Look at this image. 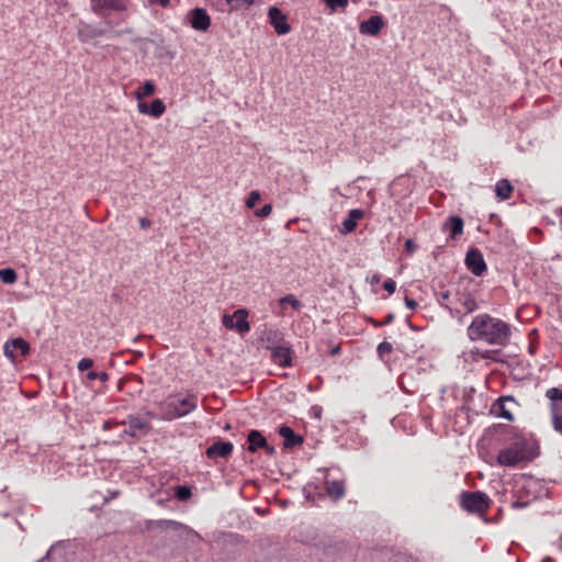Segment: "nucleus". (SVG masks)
<instances>
[{"label": "nucleus", "instance_id": "f257e3e1", "mask_svg": "<svg viewBox=\"0 0 562 562\" xmlns=\"http://www.w3.org/2000/svg\"><path fill=\"white\" fill-rule=\"evenodd\" d=\"M468 336L473 341H484L488 345L505 347L510 339V325L488 314H479L468 327Z\"/></svg>", "mask_w": 562, "mask_h": 562}, {"label": "nucleus", "instance_id": "f03ea898", "mask_svg": "<svg viewBox=\"0 0 562 562\" xmlns=\"http://www.w3.org/2000/svg\"><path fill=\"white\" fill-rule=\"evenodd\" d=\"M536 456L535 443L525 436H517L513 442L502 449L496 458L497 464L513 468L524 461H529Z\"/></svg>", "mask_w": 562, "mask_h": 562}, {"label": "nucleus", "instance_id": "7ed1b4c3", "mask_svg": "<svg viewBox=\"0 0 562 562\" xmlns=\"http://www.w3.org/2000/svg\"><path fill=\"white\" fill-rule=\"evenodd\" d=\"M198 407V397L194 394H181L170 395L162 403L161 408L164 411V417L168 420L183 417Z\"/></svg>", "mask_w": 562, "mask_h": 562}, {"label": "nucleus", "instance_id": "20e7f679", "mask_svg": "<svg viewBox=\"0 0 562 562\" xmlns=\"http://www.w3.org/2000/svg\"><path fill=\"white\" fill-rule=\"evenodd\" d=\"M154 414H132L126 417V419L121 422V425L127 426L123 430V435L130 437H142L147 435L151 429V420L154 419Z\"/></svg>", "mask_w": 562, "mask_h": 562}, {"label": "nucleus", "instance_id": "39448f33", "mask_svg": "<svg viewBox=\"0 0 562 562\" xmlns=\"http://www.w3.org/2000/svg\"><path fill=\"white\" fill-rule=\"evenodd\" d=\"M461 507L469 513L484 514L490 507V499L485 493L480 491L463 492Z\"/></svg>", "mask_w": 562, "mask_h": 562}, {"label": "nucleus", "instance_id": "423d86ee", "mask_svg": "<svg viewBox=\"0 0 562 562\" xmlns=\"http://www.w3.org/2000/svg\"><path fill=\"white\" fill-rule=\"evenodd\" d=\"M127 4V0H90L92 12L101 18H106L110 12L125 11Z\"/></svg>", "mask_w": 562, "mask_h": 562}, {"label": "nucleus", "instance_id": "0eeeda50", "mask_svg": "<svg viewBox=\"0 0 562 562\" xmlns=\"http://www.w3.org/2000/svg\"><path fill=\"white\" fill-rule=\"evenodd\" d=\"M3 352L8 359L15 362L19 357H25L30 352V344L23 338H13L4 344Z\"/></svg>", "mask_w": 562, "mask_h": 562}, {"label": "nucleus", "instance_id": "6e6552de", "mask_svg": "<svg viewBox=\"0 0 562 562\" xmlns=\"http://www.w3.org/2000/svg\"><path fill=\"white\" fill-rule=\"evenodd\" d=\"M465 265L467 268L476 277L482 276L486 270V263L483 255L476 248H472L468 251L465 256Z\"/></svg>", "mask_w": 562, "mask_h": 562}, {"label": "nucleus", "instance_id": "1a4fd4ad", "mask_svg": "<svg viewBox=\"0 0 562 562\" xmlns=\"http://www.w3.org/2000/svg\"><path fill=\"white\" fill-rule=\"evenodd\" d=\"M268 16L276 33L283 35L290 32L291 27L286 22V16L277 7H271L269 9Z\"/></svg>", "mask_w": 562, "mask_h": 562}, {"label": "nucleus", "instance_id": "9d476101", "mask_svg": "<svg viewBox=\"0 0 562 562\" xmlns=\"http://www.w3.org/2000/svg\"><path fill=\"white\" fill-rule=\"evenodd\" d=\"M190 24L196 31H206L211 25V18L202 8H195L190 12Z\"/></svg>", "mask_w": 562, "mask_h": 562}, {"label": "nucleus", "instance_id": "9b49d317", "mask_svg": "<svg viewBox=\"0 0 562 562\" xmlns=\"http://www.w3.org/2000/svg\"><path fill=\"white\" fill-rule=\"evenodd\" d=\"M384 26V20L381 15H372L368 20L363 21L359 25V32L361 34L375 36Z\"/></svg>", "mask_w": 562, "mask_h": 562}, {"label": "nucleus", "instance_id": "f8f14e48", "mask_svg": "<svg viewBox=\"0 0 562 562\" xmlns=\"http://www.w3.org/2000/svg\"><path fill=\"white\" fill-rule=\"evenodd\" d=\"M234 446L229 441L218 440L211 445L205 453L209 459L227 458L233 452Z\"/></svg>", "mask_w": 562, "mask_h": 562}, {"label": "nucleus", "instance_id": "ddd939ff", "mask_svg": "<svg viewBox=\"0 0 562 562\" xmlns=\"http://www.w3.org/2000/svg\"><path fill=\"white\" fill-rule=\"evenodd\" d=\"M271 359L276 364L289 367L292 363V350L288 346L271 347Z\"/></svg>", "mask_w": 562, "mask_h": 562}, {"label": "nucleus", "instance_id": "4468645a", "mask_svg": "<svg viewBox=\"0 0 562 562\" xmlns=\"http://www.w3.org/2000/svg\"><path fill=\"white\" fill-rule=\"evenodd\" d=\"M137 110L142 114H146L151 117L158 119L165 113L166 105L162 102V100L155 99L154 101H151L150 104H147L145 102H139L137 104Z\"/></svg>", "mask_w": 562, "mask_h": 562}, {"label": "nucleus", "instance_id": "2eb2a0df", "mask_svg": "<svg viewBox=\"0 0 562 562\" xmlns=\"http://www.w3.org/2000/svg\"><path fill=\"white\" fill-rule=\"evenodd\" d=\"M66 554V543L64 541H57L52 544L47 550L46 554L37 562H64Z\"/></svg>", "mask_w": 562, "mask_h": 562}, {"label": "nucleus", "instance_id": "dca6fc26", "mask_svg": "<svg viewBox=\"0 0 562 562\" xmlns=\"http://www.w3.org/2000/svg\"><path fill=\"white\" fill-rule=\"evenodd\" d=\"M248 450L256 452L259 448H265L269 453H273L274 449L268 446L267 439L262 436L259 430H251L248 434Z\"/></svg>", "mask_w": 562, "mask_h": 562}, {"label": "nucleus", "instance_id": "f3484780", "mask_svg": "<svg viewBox=\"0 0 562 562\" xmlns=\"http://www.w3.org/2000/svg\"><path fill=\"white\" fill-rule=\"evenodd\" d=\"M363 211L360 209L350 210L347 217L341 223L340 233L349 234L357 227V222L363 217Z\"/></svg>", "mask_w": 562, "mask_h": 562}, {"label": "nucleus", "instance_id": "a211bd4d", "mask_svg": "<svg viewBox=\"0 0 562 562\" xmlns=\"http://www.w3.org/2000/svg\"><path fill=\"white\" fill-rule=\"evenodd\" d=\"M279 435L284 439V446L286 448H292L303 442V438L296 435L289 426H281L279 428Z\"/></svg>", "mask_w": 562, "mask_h": 562}, {"label": "nucleus", "instance_id": "6ab92c4d", "mask_svg": "<svg viewBox=\"0 0 562 562\" xmlns=\"http://www.w3.org/2000/svg\"><path fill=\"white\" fill-rule=\"evenodd\" d=\"M234 317L236 318V322H234L235 329L238 333L245 334V333H248L250 330V324L247 321L248 312L246 310L239 308V310L235 311L234 312Z\"/></svg>", "mask_w": 562, "mask_h": 562}, {"label": "nucleus", "instance_id": "aec40b11", "mask_svg": "<svg viewBox=\"0 0 562 562\" xmlns=\"http://www.w3.org/2000/svg\"><path fill=\"white\" fill-rule=\"evenodd\" d=\"M463 220L460 216H450L445 223V228L450 232V237L456 239L463 232Z\"/></svg>", "mask_w": 562, "mask_h": 562}, {"label": "nucleus", "instance_id": "412c9836", "mask_svg": "<svg viewBox=\"0 0 562 562\" xmlns=\"http://www.w3.org/2000/svg\"><path fill=\"white\" fill-rule=\"evenodd\" d=\"M326 492L334 499H340L345 496L344 482L339 480L326 481Z\"/></svg>", "mask_w": 562, "mask_h": 562}, {"label": "nucleus", "instance_id": "4be33fe9", "mask_svg": "<svg viewBox=\"0 0 562 562\" xmlns=\"http://www.w3.org/2000/svg\"><path fill=\"white\" fill-rule=\"evenodd\" d=\"M513 192V186L506 179H502L495 184V193L499 200H507Z\"/></svg>", "mask_w": 562, "mask_h": 562}, {"label": "nucleus", "instance_id": "5701e85b", "mask_svg": "<svg viewBox=\"0 0 562 562\" xmlns=\"http://www.w3.org/2000/svg\"><path fill=\"white\" fill-rule=\"evenodd\" d=\"M156 90V87L155 85L153 83V81L150 80H147L143 83V86H140L136 91H135V98L137 100H142L143 98L145 97H148L150 94H153Z\"/></svg>", "mask_w": 562, "mask_h": 562}, {"label": "nucleus", "instance_id": "b1692460", "mask_svg": "<svg viewBox=\"0 0 562 562\" xmlns=\"http://www.w3.org/2000/svg\"><path fill=\"white\" fill-rule=\"evenodd\" d=\"M16 272L12 268L0 269V280L4 284H12L16 281Z\"/></svg>", "mask_w": 562, "mask_h": 562}, {"label": "nucleus", "instance_id": "393cba45", "mask_svg": "<svg viewBox=\"0 0 562 562\" xmlns=\"http://www.w3.org/2000/svg\"><path fill=\"white\" fill-rule=\"evenodd\" d=\"M460 304L462 305L464 313H472L477 308V304L474 297H472L470 294L460 299Z\"/></svg>", "mask_w": 562, "mask_h": 562}, {"label": "nucleus", "instance_id": "a878e982", "mask_svg": "<svg viewBox=\"0 0 562 562\" xmlns=\"http://www.w3.org/2000/svg\"><path fill=\"white\" fill-rule=\"evenodd\" d=\"M506 402H514L513 398L510 397H507V398H499L498 400V416L507 419V420H513V414L505 407V403Z\"/></svg>", "mask_w": 562, "mask_h": 562}, {"label": "nucleus", "instance_id": "bb28decb", "mask_svg": "<svg viewBox=\"0 0 562 562\" xmlns=\"http://www.w3.org/2000/svg\"><path fill=\"white\" fill-rule=\"evenodd\" d=\"M279 304L282 306L284 304L291 305L293 310H300L302 303L292 294H288L279 300Z\"/></svg>", "mask_w": 562, "mask_h": 562}, {"label": "nucleus", "instance_id": "cd10ccee", "mask_svg": "<svg viewBox=\"0 0 562 562\" xmlns=\"http://www.w3.org/2000/svg\"><path fill=\"white\" fill-rule=\"evenodd\" d=\"M546 396L550 400V402H561L562 401V390L559 387H551L547 390Z\"/></svg>", "mask_w": 562, "mask_h": 562}, {"label": "nucleus", "instance_id": "c85d7f7f", "mask_svg": "<svg viewBox=\"0 0 562 562\" xmlns=\"http://www.w3.org/2000/svg\"><path fill=\"white\" fill-rule=\"evenodd\" d=\"M191 495H192V493H191L190 487L184 486V485L177 486V488H176V496L180 501H187L188 498L191 497Z\"/></svg>", "mask_w": 562, "mask_h": 562}, {"label": "nucleus", "instance_id": "c756f323", "mask_svg": "<svg viewBox=\"0 0 562 562\" xmlns=\"http://www.w3.org/2000/svg\"><path fill=\"white\" fill-rule=\"evenodd\" d=\"M326 5L335 11L337 9H345L348 5V0H324Z\"/></svg>", "mask_w": 562, "mask_h": 562}, {"label": "nucleus", "instance_id": "7c9ffc66", "mask_svg": "<svg viewBox=\"0 0 562 562\" xmlns=\"http://www.w3.org/2000/svg\"><path fill=\"white\" fill-rule=\"evenodd\" d=\"M260 198H261V195H260L259 191H257V190L251 191L246 200V206L248 209L255 207L256 204L258 203V201L260 200Z\"/></svg>", "mask_w": 562, "mask_h": 562}, {"label": "nucleus", "instance_id": "2f4dec72", "mask_svg": "<svg viewBox=\"0 0 562 562\" xmlns=\"http://www.w3.org/2000/svg\"><path fill=\"white\" fill-rule=\"evenodd\" d=\"M87 379L90 381L100 380L102 382H106L109 380V374L106 372L89 371L87 373Z\"/></svg>", "mask_w": 562, "mask_h": 562}, {"label": "nucleus", "instance_id": "473e14b6", "mask_svg": "<svg viewBox=\"0 0 562 562\" xmlns=\"http://www.w3.org/2000/svg\"><path fill=\"white\" fill-rule=\"evenodd\" d=\"M449 299H450V292L449 291H442V292L438 293V296H437L438 303L441 306H443V307H446V308H448V310H450L452 312V308L448 305Z\"/></svg>", "mask_w": 562, "mask_h": 562}, {"label": "nucleus", "instance_id": "72a5a7b5", "mask_svg": "<svg viewBox=\"0 0 562 562\" xmlns=\"http://www.w3.org/2000/svg\"><path fill=\"white\" fill-rule=\"evenodd\" d=\"M232 9H240L244 7H249L254 3V0H226Z\"/></svg>", "mask_w": 562, "mask_h": 562}, {"label": "nucleus", "instance_id": "f704fd0d", "mask_svg": "<svg viewBox=\"0 0 562 562\" xmlns=\"http://www.w3.org/2000/svg\"><path fill=\"white\" fill-rule=\"evenodd\" d=\"M393 350V347L390 342L387 341H382L378 345V348H376V351L379 353L380 357L384 356V355H387V353H391Z\"/></svg>", "mask_w": 562, "mask_h": 562}, {"label": "nucleus", "instance_id": "c9c22d12", "mask_svg": "<svg viewBox=\"0 0 562 562\" xmlns=\"http://www.w3.org/2000/svg\"><path fill=\"white\" fill-rule=\"evenodd\" d=\"M550 411L552 416V422L555 420V418L562 417L561 415V405L559 402H550Z\"/></svg>", "mask_w": 562, "mask_h": 562}, {"label": "nucleus", "instance_id": "e433bc0d", "mask_svg": "<svg viewBox=\"0 0 562 562\" xmlns=\"http://www.w3.org/2000/svg\"><path fill=\"white\" fill-rule=\"evenodd\" d=\"M272 212L271 204H265L262 207L255 211V215L258 217H268Z\"/></svg>", "mask_w": 562, "mask_h": 562}, {"label": "nucleus", "instance_id": "4c0bfd02", "mask_svg": "<svg viewBox=\"0 0 562 562\" xmlns=\"http://www.w3.org/2000/svg\"><path fill=\"white\" fill-rule=\"evenodd\" d=\"M92 366H93V360L92 359H90V358H82L78 362V370L83 372V371L90 369Z\"/></svg>", "mask_w": 562, "mask_h": 562}, {"label": "nucleus", "instance_id": "58836bf2", "mask_svg": "<svg viewBox=\"0 0 562 562\" xmlns=\"http://www.w3.org/2000/svg\"><path fill=\"white\" fill-rule=\"evenodd\" d=\"M499 353L498 350H485L481 353L482 359L486 360H497V355Z\"/></svg>", "mask_w": 562, "mask_h": 562}, {"label": "nucleus", "instance_id": "ea45409f", "mask_svg": "<svg viewBox=\"0 0 562 562\" xmlns=\"http://www.w3.org/2000/svg\"><path fill=\"white\" fill-rule=\"evenodd\" d=\"M383 288H384L385 291H387L390 294H392V293L395 292L396 283H395L394 280L387 279V280L384 281Z\"/></svg>", "mask_w": 562, "mask_h": 562}, {"label": "nucleus", "instance_id": "a19ab883", "mask_svg": "<svg viewBox=\"0 0 562 562\" xmlns=\"http://www.w3.org/2000/svg\"><path fill=\"white\" fill-rule=\"evenodd\" d=\"M234 318H235L234 314L232 316L231 315H224L223 319H222V323H223V325L226 328L233 329V328H235Z\"/></svg>", "mask_w": 562, "mask_h": 562}, {"label": "nucleus", "instance_id": "79ce46f5", "mask_svg": "<svg viewBox=\"0 0 562 562\" xmlns=\"http://www.w3.org/2000/svg\"><path fill=\"white\" fill-rule=\"evenodd\" d=\"M552 425L554 430L562 435V416L560 418H555V420L552 422Z\"/></svg>", "mask_w": 562, "mask_h": 562}, {"label": "nucleus", "instance_id": "37998d69", "mask_svg": "<svg viewBox=\"0 0 562 562\" xmlns=\"http://www.w3.org/2000/svg\"><path fill=\"white\" fill-rule=\"evenodd\" d=\"M404 303H405L406 307H408L411 310H415L418 306V303L415 300L409 299L407 296L404 299Z\"/></svg>", "mask_w": 562, "mask_h": 562}, {"label": "nucleus", "instance_id": "c03bdc74", "mask_svg": "<svg viewBox=\"0 0 562 562\" xmlns=\"http://www.w3.org/2000/svg\"><path fill=\"white\" fill-rule=\"evenodd\" d=\"M150 225H151V222L148 218H146V217L139 218V227L142 229H148L150 227Z\"/></svg>", "mask_w": 562, "mask_h": 562}, {"label": "nucleus", "instance_id": "a18cd8bd", "mask_svg": "<svg viewBox=\"0 0 562 562\" xmlns=\"http://www.w3.org/2000/svg\"><path fill=\"white\" fill-rule=\"evenodd\" d=\"M119 425H121V422L119 423V422L106 420V422L103 424V429H104V430H108V429H111V428H113V427H115V426H119Z\"/></svg>", "mask_w": 562, "mask_h": 562}, {"label": "nucleus", "instance_id": "49530a36", "mask_svg": "<svg viewBox=\"0 0 562 562\" xmlns=\"http://www.w3.org/2000/svg\"><path fill=\"white\" fill-rule=\"evenodd\" d=\"M415 248H416V245H415V243L412 239H407L405 241V249L407 251L413 252L415 250Z\"/></svg>", "mask_w": 562, "mask_h": 562}, {"label": "nucleus", "instance_id": "de8ad7c7", "mask_svg": "<svg viewBox=\"0 0 562 562\" xmlns=\"http://www.w3.org/2000/svg\"><path fill=\"white\" fill-rule=\"evenodd\" d=\"M151 4H159L161 7H167L170 3V0H149Z\"/></svg>", "mask_w": 562, "mask_h": 562}, {"label": "nucleus", "instance_id": "09e8293b", "mask_svg": "<svg viewBox=\"0 0 562 562\" xmlns=\"http://www.w3.org/2000/svg\"><path fill=\"white\" fill-rule=\"evenodd\" d=\"M394 319V315L393 314H389L385 319L383 322H381L379 325L380 326H383V325H389L393 322Z\"/></svg>", "mask_w": 562, "mask_h": 562}, {"label": "nucleus", "instance_id": "8fccbe9b", "mask_svg": "<svg viewBox=\"0 0 562 562\" xmlns=\"http://www.w3.org/2000/svg\"><path fill=\"white\" fill-rule=\"evenodd\" d=\"M313 409L315 411V415H316L317 417H319V414H321V407L315 406V407H313Z\"/></svg>", "mask_w": 562, "mask_h": 562}, {"label": "nucleus", "instance_id": "3c124183", "mask_svg": "<svg viewBox=\"0 0 562 562\" xmlns=\"http://www.w3.org/2000/svg\"><path fill=\"white\" fill-rule=\"evenodd\" d=\"M372 281L373 282H379L380 281V277L378 274L373 276Z\"/></svg>", "mask_w": 562, "mask_h": 562}]
</instances>
